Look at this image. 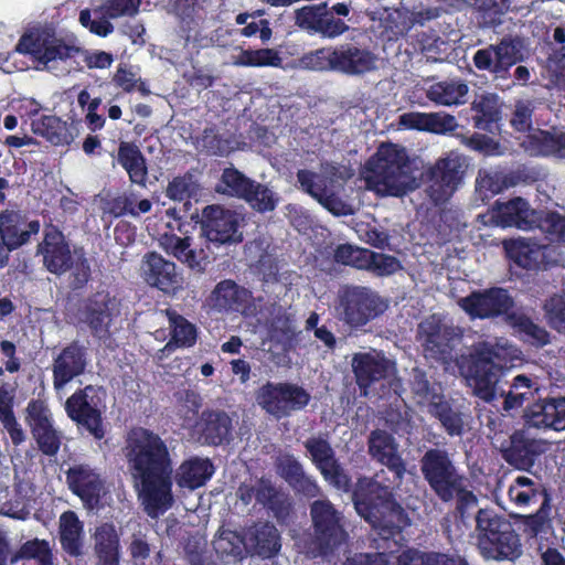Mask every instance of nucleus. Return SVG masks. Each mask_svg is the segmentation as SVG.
<instances>
[{
  "label": "nucleus",
  "instance_id": "1",
  "mask_svg": "<svg viewBox=\"0 0 565 565\" xmlns=\"http://www.w3.org/2000/svg\"><path fill=\"white\" fill-rule=\"evenodd\" d=\"M125 450L145 511L150 518L163 514L173 503L172 462L166 443L148 429L135 428Z\"/></svg>",
  "mask_w": 565,
  "mask_h": 565
},
{
  "label": "nucleus",
  "instance_id": "2",
  "mask_svg": "<svg viewBox=\"0 0 565 565\" xmlns=\"http://www.w3.org/2000/svg\"><path fill=\"white\" fill-rule=\"evenodd\" d=\"M519 360L521 351L504 338L473 344L467 382L475 395L484 402L504 396V411L521 407L532 396V380L526 375H518L507 394L503 388L504 369Z\"/></svg>",
  "mask_w": 565,
  "mask_h": 565
},
{
  "label": "nucleus",
  "instance_id": "3",
  "mask_svg": "<svg viewBox=\"0 0 565 565\" xmlns=\"http://www.w3.org/2000/svg\"><path fill=\"white\" fill-rule=\"evenodd\" d=\"M362 178L369 190L382 196H403L419 185L406 149L395 143L377 148L366 161Z\"/></svg>",
  "mask_w": 565,
  "mask_h": 565
},
{
  "label": "nucleus",
  "instance_id": "4",
  "mask_svg": "<svg viewBox=\"0 0 565 565\" xmlns=\"http://www.w3.org/2000/svg\"><path fill=\"white\" fill-rule=\"evenodd\" d=\"M354 504L358 513L374 527L388 534L398 530L402 509L392 500L387 487L371 479H361L354 491Z\"/></svg>",
  "mask_w": 565,
  "mask_h": 565
},
{
  "label": "nucleus",
  "instance_id": "5",
  "mask_svg": "<svg viewBox=\"0 0 565 565\" xmlns=\"http://www.w3.org/2000/svg\"><path fill=\"white\" fill-rule=\"evenodd\" d=\"M459 306L472 318L486 319L507 316L511 324L519 327L520 330L532 334L539 340H543L546 335L542 329L523 315L511 312L514 301L505 289L491 288L484 291L472 292L461 298Z\"/></svg>",
  "mask_w": 565,
  "mask_h": 565
},
{
  "label": "nucleus",
  "instance_id": "6",
  "mask_svg": "<svg viewBox=\"0 0 565 565\" xmlns=\"http://www.w3.org/2000/svg\"><path fill=\"white\" fill-rule=\"evenodd\" d=\"M313 537L308 553L312 557L333 555L347 541L343 515L328 500H317L310 507Z\"/></svg>",
  "mask_w": 565,
  "mask_h": 565
},
{
  "label": "nucleus",
  "instance_id": "7",
  "mask_svg": "<svg viewBox=\"0 0 565 565\" xmlns=\"http://www.w3.org/2000/svg\"><path fill=\"white\" fill-rule=\"evenodd\" d=\"M17 51L30 54L39 63L38 70L61 75L68 72V61L81 50L55 36H45L38 40L23 36L17 45Z\"/></svg>",
  "mask_w": 565,
  "mask_h": 565
},
{
  "label": "nucleus",
  "instance_id": "8",
  "mask_svg": "<svg viewBox=\"0 0 565 565\" xmlns=\"http://www.w3.org/2000/svg\"><path fill=\"white\" fill-rule=\"evenodd\" d=\"M468 162L465 156L450 151L427 171L426 193L435 204L446 202L462 181Z\"/></svg>",
  "mask_w": 565,
  "mask_h": 565
},
{
  "label": "nucleus",
  "instance_id": "9",
  "mask_svg": "<svg viewBox=\"0 0 565 565\" xmlns=\"http://www.w3.org/2000/svg\"><path fill=\"white\" fill-rule=\"evenodd\" d=\"M386 303L371 289L348 287L339 295L337 310L340 318L351 327L365 326L370 320L384 312Z\"/></svg>",
  "mask_w": 565,
  "mask_h": 565
},
{
  "label": "nucleus",
  "instance_id": "10",
  "mask_svg": "<svg viewBox=\"0 0 565 565\" xmlns=\"http://www.w3.org/2000/svg\"><path fill=\"white\" fill-rule=\"evenodd\" d=\"M244 217L236 211L221 205L203 210L201 230L207 242L217 245L237 244L243 241Z\"/></svg>",
  "mask_w": 565,
  "mask_h": 565
},
{
  "label": "nucleus",
  "instance_id": "11",
  "mask_svg": "<svg viewBox=\"0 0 565 565\" xmlns=\"http://www.w3.org/2000/svg\"><path fill=\"white\" fill-rule=\"evenodd\" d=\"M256 401L268 414L281 418L307 406L310 395L302 387L289 383H266Z\"/></svg>",
  "mask_w": 565,
  "mask_h": 565
},
{
  "label": "nucleus",
  "instance_id": "12",
  "mask_svg": "<svg viewBox=\"0 0 565 565\" xmlns=\"http://www.w3.org/2000/svg\"><path fill=\"white\" fill-rule=\"evenodd\" d=\"M420 470L429 487L438 498H449L450 490L462 478L449 454L439 448L427 450L420 459Z\"/></svg>",
  "mask_w": 565,
  "mask_h": 565
},
{
  "label": "nucleus",
  "instance_id": "13",
  "mask_svg": "<svg viewBox=\"0 0 565 565\" xmlns=\"http://www.w3.org/2000/svg\"><path fill=\"white\" fill-rule=\"evenodd\" d=\"M99 404V390L92 385L74 393L65 403L68 417L86 428L96 439H102L105 435Z\"/></svg>",
  "mask_w": 565,
  "mask_h": 565
},
{
  "label": "nucleus",
  "instance_id": "14",
  "mask_svg": "<svg viewBox=\"0 0 565 565\" xmlns=\"http://www.w3.org/2000/svg\"><path fill=\"white\" fill-rule=\"evenodd\" d=\"M140 275L150 287L166 294H175L183 286V275L175 263L157 252H148L143 255Z\"/></svg>",
  "mask_w": 565,
  "mask_h": 565
},
{
  "label": "nucleus",
  "instance_id": "15",
  "mask_svg": "<svg viewBox=\"0 0 565 565\" xmlns=\"http://www.w3.org/2000/svg\"><path fill=\"white\" fill-rule=\"evenodd\" d=\"M167 226L169 231L158 236L159 247L167 255L175 258L189 268L198 271L203 270L209 258L204 248H198L193 243V238L183 233L179 224L177 231L170 224H167Z\"/></svg>",
  "mask_w": 565,
  "mask_h": 565
},
{
  "label": "nucleus",
  "instance_id": "16",
  "mask_svg": "<svg viewBox=\"0 0 565 565\" xmlns=\"http://www.w3.org/2000/svg\"><path fill=\"white\" fill-rule=\"evenodd\" d=\"M351 367L356 384L365 396L373 384L393 375L395 372V363L381 351L374 349L354 353L351 359Z\"/></svg>",
  "mask_w": 565,
  "mask_h": 565
},
{
  "label": "nucleus",
  "instance_id": "17",
  "mask_svg": "<svg viewBox=\"0 0 565 565\" xmlns=\"http://www.w3.org/2000/svg\"><path fill=\"white\" fill-rule=\"evenodd\" d=\"M483 224L501 227H518L523 231L534 228L539 212L531 209L522 198H515L495 205L481 216Z\"/></svg>",
  "mask_w": 565,
  "mask_h": 565
},
{
  "label": "nucleus",
  "instance_id": "18",
  "mask_svg": "<svg viewBox=\"0 0 565 565\" xmlns=\"http://www.w3.org/2000/svg\"><path fill=\"white\" fill-rule=\"evenodd\" d=\"M523 41L519 38H503L498 44L478 50L473 56L477 68L493 73L505 72L523 60Z\"/></svg>",
  "mask_w": 565,
  "mask_h": 565
},
{
  "label": "nucleus",
  "instance_id": "19",
  "mask_svg": "<svg viewBox=\"0 0 565 565\" xmlns=\"http://www.w3.org/2000/svg\"><path fill=\"white\" fill-rule=\"evenodd\" d=\"M66 482L86 509L93 510L99 505L106 494V487L100 476L86 465H75L66 472Z\"/></svg>",
  "mask_w": 565,
  "mask_h": 565
},
{
  "label": "nucleus",
  "instance_id": "20",
  "mask_svg": "<svg viewBox=\"0 0 565 565\" xmlns=\"http://www.w3.org/2000/svg\"><path fill=\"white\" fill-rule=\"evenodd\" d=\"M305 448L326 481L337 489H349L350 479L335 459L334 451L326 439L311 437L305 441Z\"/></svg>",
  "mask_w": 565,
  "mask_h": 565
},
{
  "label": "nucleus",
  "instance_id": "21",
  "mask_svg": "<svg viewBox=\"0 0 565 565\" xmlns=\"http://www.w3.org/2000/svg\"><path fill=\"white\" fill-rule=\"evenodd\" d=\"M38 254L42 255L44 267L54 275H62L74 265L70 245L55 227L45 231L43 241L38 245Z\"/></svg>",
  "mask_w": 565,
  "mask_h": 565
},
{
  "label": "nucleus",
  "instance_id": "22",
  "mask_svg": "<svg viewBox=\"0 0 565 565\" xmlns=\"http://www.w3.org/2000/svg\"><path fill=\"white\" fill-rule=\"evenodd\" d=\"M351 177L350 171L344 167L327 164L320 173L309 170H299L298 182L303 191L310 194L318 202L332 189L341 186V182Z\"/></svg>",
  "mask_w": 565,
  "mask_h": 565
},
{
  "label": "nucleus",
  "instance_id": "23",
  "mask_svg": "<svg viewBox=\"0 0 565 565\" xmlns=\"http://www.w3.org/2000/svg\"><path fill=\"white\" fill-rule=\"evenodd\" d=\"M333 60V72L351 76L363 75L376 70L379 61L371 51L350 43L335 46Z\"/></svg>",
  "mask_w": 565,
  "mask_h": 565
},
{
  "label": "nucleus",
  "instance_id": "24",
  "mask_svg": "<svg viewBox=\"0 0 565 565\" xmlns=\"http://www.w3.org/2000/svg\"><path fill=\"white\" fill-rule=\"evenodd\" d=\"M87 365V354L84 347L72 343L65 347L53 362V385L61 391L73 379L84 373Z\"/></svg>",
  "mask_w": 565,
  "mask_h": 565
},
{
  "label": "nucleus",
  "instance_id": "25",
  "mask_svg": "<svg viewBox=\"0 0 565 565\" xmlns=\"http://www.w3.org/2000/svg\"><path fill=\"white\" fill-rule=\"evenodd\" d=\"M252 299V294L232 279H224L215 285L206 298V305L217 312H242Z\"/></svg>",
  "mask_w": 565,
  "mask_h": 565
},
{
  "label": "nucleus",
  "instance_id": "26",
  "mask_svg": "<svg viewBox=\"0 0 565 565\" xmlns=\"http://www.w3.org/2000/svg\"><path fill=\"white\" fill-rule=\"evenodd\" d=\"M117 312L116 299L108 294L98 292L87 300L82 319L89 326L93 333L102 339L109 334L110 324Z\"/></svg>",
  "mask_w": 565,
  "mask_h": 565
},
{
  "label": "nucleus",
  "instance_id": "27",
  "mask_svg": "<svg viewBox=\"0 0 565 565\" xmlns=\"http://www.w3.org/2000/svg\"><path fill=\"white\" fill-rule=\"evenodd\" d=\"M479 547L484 557L495 561H513L522 554L519 535L511 523H503L501 530L489 539H480Z\"/></svg>",
  "mask_w": 565,
  "mask_h": 565
},
{
  "label": "nucleus",
  "instance_id": "28",
  "mask_svg": "<svg viewBox=\"0 0 565 565\" xmlns=\"http://www.w3.org/2000/svg\"><path fill=\"white\" fill-rule=\"evenodd\" d=\"M530 427L540 429H565V397L536 402L527 407L524 414Z\"/></svg>",
  "mask_w": 565,
  "mask_h": 565
},
{
  "label": "nucleus",
  "instance_id": "29",
  "mask_svg": "<svg viewBox=\"0 0 565 565\" xmlns=\"http://www.w3.org/2000/svg\"><path fill=\"white\" fill-rule=\"evenodd\" d=\"M90 539L96 565H120V533L113 523L104 522L95 526Z\"/></svg>",
  "mask_w": 565,
  "mask_h": 565
},
{
  "label": "nucleus",
  "instance_id": "30",
  "mask_svg": "<svg viewBox=\"0 0 565 565\" xmlns=\"http://www.w3.org/2000/svg\"><path fill=\"white\" fill-rule=\"evenodd\" d=\"M39 231L38 221L28 222L19 212L6 211L0 214V236L8 250L26 244Z\"/></svg>",
  "mask_w": 565,
  "mask_h": 565
},
{
  "label": "nucleus",
  "instance_id": "31",
  "mask_svg": "<svg viewBox=\"0 0 565 565\" xmlns=\"http://www.w3.org/2000/svg\"><path fill=\"white\" fill-rule=\"evenodd\" d=\"M367 444L371 457L385 465L401 479L406 469L395 438L384 430H374L370 434Z\"/></svg>",
  "mask_w": 565,
  "mask_h": 565
},
{
  "label": "nucleus",
  "instance_id": "32",
  "mask_svg": "<svg viewBox=\"0 0 565 565\" xmlns=\"http://www.w3.org/2000/svg\"><path fill=\"white\" fill-rule=\"evenodd\" d=\"M508 253L519 266L527 269L539 268L556 262L553 258V246L540 245L525 238L512 242L508 247Z\"/></svg>",
  "mask_w": 565,
  "mask_h": 565
},
{
  "label": "nucleus",
  "instance_id": "33",
  "mask_svg": "<svg viewBox=\"0 0 565 565\" xmlns=\"http://www.w3.org/2000/svg\"><path fill=\"white\" fill-rule=\"evenodd\" d=\"M58 534L62 548L71 556L84 553V523L74 511H65L58 518Z\"/></svg>",
  "mask_w": 565,
  "mask_h": 565
},
{
  "label": "nucleus",
  "instance_id": "34",
  "mask_svg": "<svg viewBox=\"0 0 565 565\" xmlns=\"http://www.w3.org/2000/svg\"><path fill=\"white\" fill-rule=\"evenodd\" d=\"M246 548L257 555L268 558L280 550V535L277 529L269 523H259L249 527L245 534Z\"/></svg>",
  "mask_w": 565,
  "mask_h": 565
},
{
  "label": "nucleus",
  "instance_id": "35",
  "mask_svg": "<svg viewBox=\"0 0 565 565\" xmlns=\"http://www.w3.org/2000/svg\"><path fill=\"white\" fill-rule=\"evenodd\" d=\"M200 439L210 445H220L227 439L231 431V419L222 412H203L195 424Z\"/></svg>",
  "mask_w": 565,
  "mask_h": 565
},
{
  "label": "nucleus",
  "instance_id": "36",
  "mask_svg": "<svg viewBox=\"0 0 565 565\" xmlns=\"http://www.w3.org/2000/svg\"><path fill=\"white\" fill-rule=\"evenodd\" d=\"M31 129L55 146L70 145L74 140L73 128L56 116L43 115L33 119Z\"/></svg>",
  "mask_w": 565,
  "mask_h": 565
},
{
  "label": "nucleus",
  "instance_id": "37",
  "mask_svg": "<svg viewBox=\"0 0 565 565\" xmlns=\"http://www.w3.org/2000/svg\"><path fill=\"white\" fill-rule=\"evenodd\" d=\"M213 472V465L209 459L194 457L181 463L175 472V481L178 486L193 490L203 486Z\"/></svg>",
  "mask_w": 565,
  "mask_h": 565
},
{
  "label": "nucleus",
  "instance_id": "38",
  "mask_svg": "<svg viewBox=\"0 0 565 565\" xmlns=\"http://www.w3.org/2000/svg\"><path fill=\"white\" fill-rule=\"evenodd\" d=\"M469 87L459 79H448L430 85L426 92L429 100L443 105H462L467 100Z\"/></svg>",
  "mask_w": 565,
  "mask_h": 565
},
{
  "label": "nucleus",
  "instance_id": "39",
  "mask_svg": "<svg viewBox=\"0 0 565 565\" xmlns=\"http://www.w3.org/2000/svg\"><path fill=\"white\" fill-rule=\"evenodd\" d=\"M117 161L127 171L131 182L145 184L147 168L139 148L127 141H121L118 148Z\"/></svg>",
  "mask_w": 565,
  "mask_h": 565
},
{
  "label": "nucleus",
  "instance_id": "40",
  "mask_svg": "<svg viewBox=\"0 0 565 565\" xmlns=\"http://www.w3.org/2000/svg\"><path fill=\"white\" fill-rule=\"evenodd\" d=\"M164 315L168 318L169 327L171 329V341L160 350L162 355L166 352H171L175 347L193 345L196 340L195 327L175 311L166 310Z\"/></svg>",
  "mask_w": 565,
  "mask_h": 565
},
{
  "label": "nucleus",
  "instance_id": "41",
  "mask_svg": "<svg viewBox=\"0 0 565 565\" xmlns=\"http://www.w3.org/2000/svg\"><path fill=\"white\" fill-rule=\"evenodd\" d=\"M536 456V444L526 439L523 433H514L511 436V445L505 450L507 461L518 469L526 470L533 466Z\"/></svg>",
  "mask_w": 565,
  "mask_h": 565
},
{
  "label": "nucleus",
  "instance_id": "42",
  "mask_svg": "<svg viewBox=\"0 0 565 565\" xmlns=\"http://www.w3.org/2000/svg\"><path fill=\"white\" fill-rule=\"evenodd\" d=\"M530 148L527 150L531 154H553L559 158H565V134L559 131H543L537 130L527 136Z\"/></svg>",
  "mask_w": 565,
  "mask_h": 565
},
{
  "label": "nucleus",
  "instance_id": "43",
  "mask_svg": "<svg viewBox=\"0 0 565 565\" xmlns=\"http://www.w3.org/2000/svg\"><path fill=\"white\" fill-rule=\"evenodd\" d=\"M423 333L426 334L425 345L426 350L431 354L439 355L440 359L446 360L450 358L452 338H449L454 330L446 326L433 327V322L425 321L419 326Z\"/></svg>",
  "mask_w": 565,
  "mask_h": 565
},
{
  "label": "nucleus",
  "instance_id": "44",
  "mask_svg": "<svg viewBox=\"0 0 565 565\" xmlns=\"http://www.w3.org/2000/svg\"><path fill=\"white\" fill-rule=\"evenodd\" d=\"M253 183V180L235 168H226L221 175L216 191L230 196L244 199L248 191H250Z\"/></svg>",
  "mask_w": 565,
  "mask_h": 565
},
{
  "label": "nucleus",
  "instance_id": "45",
  "mask_svg": "<svg viewBox=\"0 0 565 565\" xmlns=\"http://www.w3.org/2000/svg\"><path fill=\"white\" fill-rule=\"evenodd\" d=\"M215 552L222 557L237 561L242 558L246 548L245 537L242 539L236 532L231 530H221L213 541Z\"/></svg>",
  "mask_w": 565,
  "mask_h": 565
},
{
  "label": "nucleus",
  "instance_id": "46",
  "mask_svg": "<svg viewBox=\"0 0 565 565\" xmlns=\"http://www.w3.org/2000/svg\"><path fill=\"white\" fill-rule=\"evenodd\" d=\"M335 46L321 47L305 53L297 61V67L307 71L333 72Z\"/></svg>",
  "mask_w": 565,
  "mask_h": 565
},
{
  "label": "nucleus",
  "instance_id": "47",
  "mask_svg": "<svg viewBox=\"0 0 565 565\" xmlns=\"http://www.w3.org/2000/svg\"><path fill=\"white\" fill-rule=\"evenodd\" d=\"M53 559V553L50 544L45 540L33 539L23 543L20 548L11 556L12 564L24 562H43Z\"/></svg>",
  "mask_w": 565,
  "mask_h": 565
},
{
  "label": "nucleus",
  "instance_id": "48",
  "mask_svg": "<svg viewBox=\"0 0 565 565\" xmlns=\"http://www.w3.org/2000/svg\"><path fill=\"white\" fill-rule=\"evenodd\" d=\"M512 185L509 178L499 170H480L476 179V189L483 196L494 195Z\"/></svg>",
  "mask_w": 565,
  "mask_h": 565
},
{
  "label": "nucleus",
  "instance_id": "49",
  "mask_svg": "<svg viewBox=\"0 0 565 565\" xmlns=\"http://www.w3.org/2000/svg\"><path fill=\"white\" fill-rule=\"evenodd\" d=\"M438 390L439 387H436V385L429 384L425 374L420 370H413L412 391L417 398L418 404L426 405L429 411L433 405L437 404L443 398Z\"/></svg>",
  "mask_w": 565,
  "mask_h": 565
},
{
  "label": "nucleus",
  "instance_id": "50",
  "mask_svg": "<svg viewBox=\"0 0 565 565\" xmlns=\"http://www.w3.org/2000/svg\"><path fill=\"white\" fill-rule=\"evenodd\" d=\"M25 422L31 428L32 434L53 427L50 408L41 399H33L28 404L25 408Z\"/></svg>",
  "mask_w": 565,
  "mask_h": 565
},
{
  "label": "nucleus",
  "instance_id": "51",
  "mask_svg": "<svg viewBox=\"0 0 565 565\" xmlns=\"http://www.w3.org/2000/svg\"><path fill=\"white\" fill-rule=\"evenodd\" d=\"M508 495L516 507H527L537 495L536 484L531 478L520 476L509 487Z\"/></svg>",
  "mask_w": 565,
  "mask_h": 565
},
{
  "label": "nucleus",
  "instance_id": "52",
  "mask_svg": "<svg viewBox=\"0 0 565 565\" xmlns=\"http://www.w3.org/2000/svg\"><path fill=\"white\" fill-rule=\"evenodd\" d=\"M243 200L258 212L273 211L278 202L276 194L270 189L255 181Z\"/></svg>",
  "mask_w": 565,
  "mask_h": 565
},
{
  "label": "nucleus",
  "instance_id": "53",
  "mask_svg": "<svg viewBox=\"0 0 565 565\" xmlns=\"http://www.w3.org/2000/svg\"><path fill=\"white\" fill-rule=\"evenodd\" d=\"M371 257L372 256L370 249L361 248L350 244L340 245L334 252V259L338 263L350 265L360 269L369 268L367 259Z\"/></svg>",
  "mask_w": 565,
  "mask_h": 565
},
{
  "label": "nucleus",
  "instance_id": "54",
  "mask_svg": "<svg viewBox=\"0 0 565 565\" xmlns=\"http://www.w3.org/2000/svg\"><path fill=\"white\" fill-rule=\"evenodd\" d=\"M534 227L547 234L551 239L565 242V216L556 212L539 213Z\"/></svg>",
  "mask_w": 565,
  "mask_h": 565
},
{
  "label": "nucleus",
  "instance_id": "55",
  "mask_svg": "<svg viewBox=\"0 0 565 565\" xmlns=\"http://www.w3.org/2000/svg\"><path fill=\"white\" fill-rule=\"evenodd\" d=\"M434 416L438 417L443 426L450 435H460L462 430V419L459 413L449 408L443 398L429 409Z\"/></svg>",
  "mask_w": 565,
  "mask_h": 565
},
{
  "label": "nucleus",
  "instance_id": "56",
  "mask_svg": "<svg viewBox=\"0 0 565 565\" xmlns=\"http://www.w3.org/2000/svg\"><path fill=\"white\" fill-rule=\"evenodd\" d=\"M546 319L550 326L565 333V295H554L544 303Z\"/></svg>",
  "mask_w": 565,
  "mask_h": 565
},
{
  "label": "nucleus",
  "instance_id": "57",
  "mask_svg": "<svg viewBox=\"0 0 565 565\" xmlns=\"http://www.w3.org/2000/svg\"><path fill=\"white\" fill-rule=\"evenodd\" d=\"M326 3L306 6L295 11L296 24L309 32L317 33Z\"/></svg>",
  "mask_w": 565,
  "mask_h": 565
},
{
  "label": "nucleus",
  "instance_id": "58",
  "mask_svg": "<svg viewBox=\"0 0 565 565\" xmlns=\"http://www.w3.org/2000/svg\"><path fill=\"white\" fill-rule=\"evenodd\" d=\"M465 482V478H460V480L457 481L456 488L450 490L449 498H439L444 502H449L454 498H457V509L462 516L471 509L477 508L478 504L477 497L472 491L467 489Z\"/></svg>",
  "mask_w": 565,
  "mask_h": 565
},
{
  "label": "nucleus",
  "instance_id": "59",
  "mask_svg": "<svg viewBox=\"0 0 565 565\" xmlns=\"http://www.w3.org/2000/svg\"><path fill=\"white\" fill-rule=\"evenodd\" d=\"M534 104L531 100H518L511 114V126L521 132H525L532 127V114Z\"/></svg>",
  "mask_w": 565,
  "mask_h": 565
},
{
  "label": "nucleus",
  "instance_id": "60",
  "mask_svg": "<svg viewBox=\"0 0 565 565\" xmlns=\"http://www.w3.org/2000/svg\"><path fill=\"white\" fill-rule=\"evenodd\" d=\"M140 2V0H110L102 6V11L110 19L134 15L138 12Z\"/></svg>",
  "mask_w": 565,
  "mask_h": 565
},
{
  "label": "nucleus",
  "instance_id": "61",
  "mask_svg": "<svg viewBox=\"0 0 565 565\" xmlns=\"http://www.w3.org/2000/svg\"><path fill=\"white\" fill-rule=\"evenodd\" d=\"M347 30L348 25L342 20L335 19L326 3L317 33L324 38L333 39L343 34Z\"/></svg>",
  "mask_w": 565,
  "mask_h": 565
},
{
  "label": "nucleus",
  "instance_id": "62",
  "mask_svg": "<svg viewBox=\"0 0 565 565\" xmlns=\"http://www.w3.org/2000/svg\"><path fill=\"white\" fill-rule=\"evenodd\" d=\"M477 529L483 533L481 539H489V535L497 533L501 530L503 523L507 521L501 520L498 515L489 509H480L476 516Z\"/></svg>",
  "mask_w": 565,
  "mask_h": 565
},
{
  "label": "nucleus",
  "instance_id": "63",
  "mask_svg": "<svg viewBox=\"0 0 565 565\" xmlns=\"http://www.w3.org/2000/svg\"><path fill=\"white\" fill-rule=\"evenodd\" d=\"M277 465L279 473L290 486L305 473L300 462L290 455L280 456Z\"/></svg>",
  "mask_w": 565,
  "mask_h": 565
},
{
  "label": "nucleus",
  "instance_id": "64",
  "mask_svg": "<svg viewBox=\"0 0 565 565\" xmlns=\"http://www.w3.org/2000/svg\"><path fill=\"white\" fill-rule=\"evenodd\" d=\"M39 448L47 456H53L60 448V437L54 427L32 434Z\"/></svg>",
  "mask_w": 565,
  "mask_h": 565
}]
</instances>
